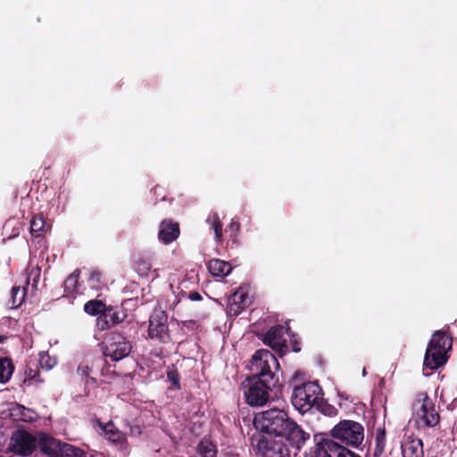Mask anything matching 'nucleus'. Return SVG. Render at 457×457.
Segmentation results:
<instances>
[{
  "instance_id": "nucleus-15",
  "label": "nucleus",
  "mask_w": 457,
  "mask_h": 457,
  "mask_svg": "<svg viewBox=\"0 0 457 457\" xmlns=\"http://www.w3.org/2000/svg\"><path fill=\"white\" fill-rule=\"evenodd\" d=\"M123 311L113 306H106L104 312L98 316L96 325L100 330H106L120 324L125 319Z\"/></svg>"
},
{
  "instance_id": "nucleus-2",
  "label": "nucleus",
  "mask_w": 457,
  "mask_h": 457,
  "mask_svg": "<svg viewBox=\"0 0 457 457\" xmlns=\"http://www.w3.org/2000/svg\"><path fill=\"white\" fill-rule=\"evenodd\" d=\"M453 347V337L444 330L432 334L425 356L424 366L431 370L443 367L448 361Z\"/></svg>"
},
{
  "instance_id": "nucleus-12",
  "label": "nucleus",
  "mask_w": 457,
  "mask_h": 457,
  "mask_svg": "<svg viewBox=\"0 0 457 457\" xmlns=\"http://www.w3.org/2000/svg\"><path fill=\"white\" fill-rule=\"evenodd\" d=\"M96 422L107 441L119 450L128 452L129 442L126 434L117 428L112 420L104 423L100 420H96Z\"/></svg>"
},
{
  "instance_id": "nucleus-13",
  "label": "nucleus",
  "mask_w": 457,
  "mask_h": 457,
  "mask_svg": "<svg viewBox=\"0 0 457 457\" xmlns=\"http://www.w3.org/2000/svg\"><path fill=\"white\" fill-rule=\"evenodd\" d=\"M283 441L284 439L287 442L288 447H292L297 451H300L310 440V433L303 430V428L298 425L294 420L289 422L287 428L279 436Z\"/></svg>"
},
{
  "instance_id": "nucleus-14",
  "label": "nucleus",
  "mask_w": 457,
  "mask_h": 457,
  "mask_svg": "<svg viewBox=\"0 0 457 457\" xmlns=\"http://www.w3.org/2000/svg\"><path fill=\"white\" fill-rule=\"evenodd\" d=\"M285 328L282 325L271 327L264 335L263 343L274 351L283 354L287 351V340L284 337Z\"/></svg>"
},
{
  "instance_id": "nucleus-37",
  "label": "nucleus",
  "mask_w": 457,
  "mask_h": 457,
  "mask_svg": "<svg viewBox=\"0 0 457 457\" xmlns=\"http://www.w3.org/2000/svg\"><path fill=\"white\" fill-rule=\"evenodd\" d=\"M212 227L215 234V240L220 242L222 238V223L217 216L214 217Z\"/></svg>"
},
{
  "instance_id": "nucleus-29",
  "label": "nucleus",
  "mask_w": 457,
  "mask_h": 457,
  "mask_svg": "<svg viewBox=\"0 0 457 457\" xmlns=\"http://www.w3.org/2000/svg\"><path fill=\"white\" fill-rule=\"evenodd\" d=\"M80 270L76 269L68 278L64 280V292L67 294L78 293V284L79 278Z\"/></svg>"
},
{
  "instance_id": "nucleus-3",
  "label": "nucleus",
  "mask_w": 457,
  "mask_h": 457,
  "mask_svg": "<svg viewBox=\"0 0 457 457\" xmlns=\"http://www.w3.org/2000/svg\"><path fill=\"white\" fill-rule=\"evenodd\" d=\"M321 395L322 388L318 381H310L294 386L291 403L295 410L303 414L320 406Z\"/></svg>"
},
{
  "instance_id": "nucleus-19",
  "label": "nucleus",
  "mask_w": 457,
  "mask_h": 457,
  "mask_svg": "<svg viewBox=\"0 0 457 457\" xmlns=\"http://www.w3.org/2000/svg\"><path fill=\"white\" fill-rule=\"evenodd\" d=\"M249 298L243 290L236 291L228 299V309L229 313L237 316L248 305Z\"/></svg>"
},
{
  "instance_id": "nucleus-23",
  "label": "nucleus",
  "mask_w": 457,
  "mask_h": 457,
  "mask_svg": "<svg viewBox=\"0 0 457 457\" xmlns=\"http://www.w3.org/2000/svg\"><path fill=\"white\" fill-rule=\"evenodd\" d=\"M208 269L213 277L221 278L228 276L232 270V267L228 262L220 259L211 260L208 262Z\"/></svg>"
},
{
  "instance_id": "nucleus-18",
  "label": "nucleus",
  "mask_w": 457,
  "mask_h": 457,
  "mask_svg": "<svg viewBox=\"0 0 457 457\" xmlns=\"http://www.w3.org/2000/svg\"><path fill=\"white\" fill-rule=\"evenodd\" d=\"M401 448L403 457H424L423 442L420 438L407 437Z\"/></svg>"
},
{
  "instance_id": "nucleus-28",
  "label": "nucleus",
  "mask_w": 457,
  "mask_h": 457,
  "mask_svg": "<svg viewBox=\"0 0 457 457\" xmlns=\"http://www.w3.org/2000/svg\"><path fill=\"white\" fill-rule=\"evenodd\" d=\"M197 451L201 457H216L217 456V447L213 444L212 441L204 438L202 439L198 445Z\"/></svg>"
},
{
  "instance_id": "nucleus-27",
  "label": "nucleus",
  "mask_w": 457,
  "mask_h": 457,
  "mask_svg": "<svg viewBox=\"0 0 457 457\" xmlns=\"http://www.w3.org/2000/svg\"><path fill=\"white\" fill-rule=\"evenodd\" d=\"M14 371V365L11 358H0V383L8 382Z\"/></svg>"
},
{
  "instance_id": "nucleus-41",
  "label": "nucleus",
  "mask_w": 457,
  "mask_h": 457,
  "mask_svg": "<svg viewBox=\"0 0 457 457\" xmlns=\"http://www.w3.org/2000/svg\"><path fill=\"white\" fill-rule=\"evenodd\" d=\"M183 325L187 328H192L195 325L194 320H186L183 322Z\"/></svg>"
},
{
  "instance_id": "nucleus-31",
  "label": "nucleus",
  "mask_w": 457,
  "mask_h": 457,
  "mask_svg": "<svg viewBox=\"0 0 457 457\" xmlns=\"http://www.w3.org/2000/svg\"><path fill=\"white\" fill-rule=\"evenodd\" d=\"M106 306L101 300H90L84 305V311L90 315H101L104 312Z\"/></svg>"
},
{
  "instance_id": "nucleus-9",
  "label": "nucleus",
  "mask_w": 457,
  "mask_h": 457,
  "mask_svg": "<svg viewBox=\"0 0 457 457\" xmlns=\"http://www.w3.org/2000/svg\"><path fill=\"white\" fill-rule=\"evenodd\" d=\"M254 440H257L256 453L262 457H290L289 447L280 437L259 436L258 439L252 438Z\"/></svg>"
},
{
  "instance_id": "nucleus-16",
  "label": "nucleus",
  "mask_w": 457,
  "mask_h": 457,
  "mask_svg": "<svg viewBox=\"0 0 457 457\" xmlns=\"http://www.w3.org/2000/svg\"><path fill=\"white\" fill-rule=\"evenodd\" d=\"M322 454L326 457H361L348 447L340 445L333 439L321 438Z\"/></svg>"
},
{
  "instance_id": "nucleus-6",
  "label": "nucleus",
  "mask_w": 457,
  "mask_h": 457,
  "mask_svg": "<svg viewBox=\"0 0 457 457\" xmlns=\"http://www.w3.org/2000/svg\"><path fill=\"white\" fill-rule=\"evenodd\" d=\"M102 344L103 354L112 361H119L128 357L133 348L132 341L116 330L109 333Z\"/></svg>"
},
{
  "instance_id": "nucleus-42",
  "label": "nucleus",
  "mask_w": 457,
  "mask_h": 457,
  "mask_svg": "<svg viewBox=\"0 0 457 457\" xmlns=\"http://www.w3.org/2000/svg\"><path fill=\"white\" fill-rule=\"evenodd\" d=\"M136 428H137V433L140 434L139 427H137Z\"/></svg>"
},
{
  "instance_id": "nucleus-7",
  "label": "nucleus",
  "mask_w": 457,
  "mask_h": 457,
  "mask_svg": "<svg viewBox=\"0 0 457 457\" xmlns=\"http://www.w3.org/2000/svg\"><path fill=\"white\" fill-rule=\"evenodd\" d=\"M37 445L46 457H82L83 454L80 449L45 433L38 435Z\"/></svg>"
},
{
  "instance_id": "nucleus-8",
  "label": "nucleus",
  "mask_w": 457,
  "mask_h": 457,
  "mask_svg": "<svg viewBox=\"0 0 457 457\" xmlns=\"http://www.w3.org/2000/svg\"><path fill=\"white\" fill-rule=\"evenodd\" d=\"M147 329L148 337L161 344H168L171 341V336L168 326L167 312L161 309H154L149 317Z\"/></svg>"
},
{
  "instance_id": "nucleus-10",
  "label": "nucleus",
  "mask_w": 457,
  "mask_h": 457,
  "mask_svg": "<svg viewBox=\"0 0 457 457\" xmlns=\"http://www.w3.org/2000/svg\"><path fill=\"white\" fill-rule=\"evenodd\" d=\"M38 437L23 429L15 430L11 436L10 450L21 456L27 457L38 448Z\"/></svg>"
},
{
  "instance_id": "nucleus-5",
  "label": "nucleus",
  "mask_w": 457,
  "mask_h": 457,
  "mask_svg": "<svg viewBox=\"0 0 457 457\" xmlns=\"http://www.w3.org/2000/svg\"><path fill=\"white\" fill-rule=\"evenodd\" d=\"M331 439L337 440L340 445L346 447H359L364 439L363 426L354 420H343L330 430Z\"/></svg>"
},
{
  "instance_id": "nucleus-26",
  "label": "nucleus",
  "mask_w": 457,
  "mask_h": 457,
  "mask_svg": "<svg viewBox=\"0 0 457 457\" xmlns=\"http://www.w3.org/2000/svg\"><path fill=\"white\" fill-rule=\"evenodd\" d=\"M28 292V287H12L11 289V297H10V307L12 309H16L20 307L26 297Z\"/></svg>"
},
{
  "instance_id": "nucleus-22",
  "label": "nucleus",
  "mask_w": 457,
  "mask_h": 457,
  "mask_svg": "<svg viewBox=\"0 0 457 457\" xmlns=\"http://www.w3.org/2000/svg\"><path fill=\"white\" fill-rule=\"evenodd\" d=\"M133 269L142 277H147L152 269V260L145 254H137L133 258Z\"/></svg>"
},
{
  "instance_id": "nucleus-35",
  "label": "nucleus",
  "mask_w": 457,
  "mask_h": 457,
  "mask_svg": "<svg viewBox=\"0 0 457 457\" xmlns=\"http://www.w3.org/2000/svg\"><path fill=\"white\" fill-rule=\"evenodd\" d=\"M37 363L40 367L48 370L54 366L55 361L51 359L47 353H40Z\"/></svg>"
},
{
  "instance_id": "nucleus-38",
  "label": "nucleus",
  "mask_w": 457,
  "mask_h": 457,
  "mask_svg": "<svg viewBox=\"0 0 457 457\" xmlns=\"http://www.w3.org/2000/svg\"><path fill=\"white\" fill-rule=\"evenodd\" d=\"M188 298L194 302L201 301L203 299L202 295L197 291L190 292L188 294Z\"/></svg>"
},
{
  "instance_id": "nucleus-39",
  "label": "nucleus",
  "mask_w": 457,
  "mask_h": 457,
  "mask_svg": "<svg viewBox=\"0 0 457 457\" xmlns=\"http://www.w3.org/2000/svg\"><path fill=\"white\" fill-rule=\"evenodd\" d=\"M457 408V398L453 399L451 403L447 405L448 411H453Z\"/></svg>"
},
{
  "instance_id": "nucleus-11",
  "label": "nucleus",
  "mask_w": 457,
  "mask_h": 457,
  "mask_svg": "<svg viewBox=\"0 0 457 457\" xmlns=\"http://www.w3.org/2000/svg\"><path fill=\"white\" fill-rule=\"evenodd\" d=\"M418 402H422L417 415L425 426L433 428L440 421V415L436 409L434 401L427 393H421L418 395Z\"/></svg>"
},
{
  "instance_id": "nucleus-20",
  "label": "nucleus",
  "mask_w": 457,
  "mask_h": 457,
  "mask_svg": "<svg viewBox=\"0 0 457 457\" xmlns=\"http://www.w3.org/2000/svg\"><path fill=\"white\" fill-rule=\"evenodd\" d=\"M10 417L16 421L31 422L35 420V412L21 404L15 403L10 409Z\"/></svg>"
},
{
  "instance_id": "nucleus-40",
  "label": "nucleus",
  "mask_w": 457,
  "mask_h": 457,
  "mask_svg": "<svg viewBox=\"0 0 457 457\" xmlns=\"http://www.w3.org/2000/svg\"><path fill=\"white\" fill-rule=\"evenodd\" d=\"M291 342L293 343V351L295 352V353H298L301 349L298 346L297 341L295 340V339H291Z\"/></svg>"
},
{
  "instance_id": "nucleus-32",
  "label": "nucleus",
  "mask_w": 457,
  "mask_h": 457,
  "mask_svg": "<svg viewBox=\"0 0 457 457\" xmlns=\"http://www.w3.org/2000/svg\"><path fill=\"white\" fill-rule=\"evenodd\" d=\"M167 380L170 383L171 387L176 390H179L180 386V375L175 365L168 366L167 370Z\"/></svg>"
},
{
  "instance_id": "nucleus-21",
  "label": "nucleus",
  "mask_w": 457,
  "mask_h": 457,
  "mask_svg": "<svg viewBox=\"0 0 457 457\" xmlns=\"http://www.w3.org/2000/svg\"><path fill=\"white\" fill-rule=\"evenodd\" d=\"M50 228L51 225L46 221L42 213L34 215L30 220V233L35 237L43 236Z\"/></svg>"
},
{
  "instance_id": "nucleus-24",
  "label": "nucleus",
  "mask_w": 457,
  "mask_h": 457,
  "mask_svg": "<svg viewBox=\"0 0 457 457\" xmlns=\"http://www.w3.org/2000/svg\"><path fill=\"white\" fill-rule=\"evenodd\" d=\"M43 379L40 378L39 364L36 361H29L27 362L24 369L23 383L31 385L32 383H42Z\"/></svg>"
},
{
  "instance_id": "nucleus-34",
  "label": "nucleus",
  "mask_w": 457,
  "mask_h": 457,
  "mask_svg": "<svg viewBox=\"0 0 457 457\" xmlns=\"http://www.w3.org/2000/svg\"><path fill=\"white\" fill-rule=\"evenodd\" d=\"M78 374L82 378H86V384L89 385L96 384V380L90 377L91 369L87 365H79L77 370Z\"/></svg>"
},
{
  "instance_id": "nucleus-36",
  "label": "nucleus",
  "mask_w": 457,
  "mask_h": 457,
  "mask_svg": "<svg viewBox=\"0 0 457 457\" xmlns=\"http://www.w3.org/2000/svg\"><path fill=\"white\" fill-rule=\"evenodd\" d=\"M240 230V223L237 220H232L229 225L226 228V232H229V236L233 240V243L237 241V234Z\"/></svg>"
},
{
  "instance_id": "nucleus-30",
  "label": "nucleus",
  "mask_w": 457,
  "mask_h": 457,
  "mask_svg": "<svg viewBox=\"0 0 457 457\" xmlns=\"http://www.w3.org/2000/svg\"><path fill=\"white\" fill-rule=\"evenodd\" d=\"M41 269L38 266L31 267L28 270L26 284L31 287V291L37 289V284L40 279Z\"/></svg>"
},
{
  "instance_id": "nucleus-4",
  "label": "nucleus",
  "mask_w": 457,
  "mask_h": 457,
  "mask_svg": "<svg viewBox=\"0 0 457 457\" xmlns=\"http://www.w3.org/2000/svg\"><path fill=\"white\" fill-rule=\"evenodd\" d=\"M292 419L288 413L281 409L272 408L255 415L254 425L261 431L269 436L279 437L287 428Z\"/></svg>"
},
{
  "instance_id": "nucleus-17",
  "label": "nucleus",
  "mask_w": 457,
  "mask_h": 457,
  "mask_svg": "<svg viewBox=\"0 0 457 457\" xmlns=\"http://www.w3.org/2000/svg\"><path fill=\"white\" fill-rule=\"evenodd\" d=\"M180 235L179 224L170 219L163 220L159 226L158 238L165 245L176 241Z\"/></svg>"
},
{
  "instance_id": "nucleus-33",
  "label": "nucleus",
  "mask_w": 457,
  "mask_h": 457,
  "mask_svg": "<svg viewBox=\"0 0 457 457\" xmlns=\"http://www.w3.org/2000/svg\"><path fill=\"white\" fill-rule=\"evenodd\" d=\"M319 404L320 406H316V409L320 411L326 416L333 417L336 416L338 412L335 406L325 403L322 396Z\"/></svg>"
},
{
  "instance_id": "nucleus-25",
  "label": "nucleus",
  "mask_w": 457,
  "mask_h": 457,
  "mask_svg": "<svg viewBox=\"0 0 457 457\" xmlns=\"http://www.w3.org/2000/svg\"><path fill=\"white\" fill-rule=\"evenodd\" d=\"M386 432L384 427L378 428L375 432V447L372 457H382L386 451Z\"/></svg>"
},
{
  "instance_id": "nucleus-1",
  "label": "nucleus",
  "mask_w": 457,
  "mask_h": 457,
  "mask_svg": "<svg viewBox=\"0 0 457 457\" xmlns=\"http://www.w3.org/2000/svg\"><path fill=\"white\" fill-rule=\"evenodd\" d=\"M279 362L269 350L260 349L251 361L252 375L246 379L245 387V402L250 406H263L270 398L279 382L278 370Z\"/></svg>"
}]
</instances>
